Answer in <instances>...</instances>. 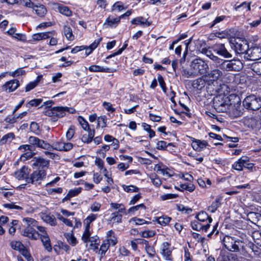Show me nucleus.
I'll return each mask as SVG.
<instances>
[{
    "instance_id": "obj_35",
    "label": "nucleus",
    "mask_w": 261,
    "mask_h": 261,
    "mask_svg": "<svg viewBox=\"0 0 261 261\" xmlns=\"http://www.w3.org/2000/svg\"><path fill=\"white\" fill-rule=\"evenodd\" d=\"M42 78V76L41 75H38L36 80L33 82H30L28 84H27L25 88V91L29 92L36 87L38 85Z\"/></svg>"
},
{
    "instance_id": "obj_2",
    "label": "nucleus",
    "mask_w": 261,
    "mask_h": 261,
    "mask_svg": "<svg viewBox=\"0 0 261 261\" xmlns=\"http://www.w3.org/2000/svg\"><path fill=\"white\" fill-rule=\"evenodd\" d=\"M225 91H227V89H223L222 93H217L219 95L214 98V107L218 112L226 113L229 111L231 102L228 97L225 95Z\"/></svg>"
},
{
    "instance_id": "obj_7",
    "label": "nucleus",
    "mask_w": 261,
    "mask_h": 261,
    "mask_svg": "<svg viewBox=\"0 0 261 261\" xmlns=\"http://www.w3.org/2000/svg\"><path fill=\"white\" fill-rule=\"evenodd\" d=\"M199 66H188L183 69L182 74L187 77H193L200 74H204L206 72V69L204 66H201L202 68H199Z\"/></svg>"
},
{
    "instance_id": "obj_52",
    "label": "nucleus",
    "mask_w": 261,
    "mask_h": 261,
    "mask_svg": "<svg viewBox=\"0 0 261 261\" xmlns=\"http://www.w3.org/2000/svg\"><path fill=\"white\" fill-rule=\"evenodd\" d=\"M150 178L152 184L156 187H159L162 184L161 179L156 174H151Z\"/></svg>"
},
{
    "instance_id": "obj_54",
    "label": "nucleus",
    "mask_w": 261,
    "mask_h": 261,
    "mask_svg": "<svg viewBox=\"0 0 261 261\" xmlns=\"http://www.w3.org/2000/svg\"><path fill=\"white\" fill-rule=\"evenodd\" d=\"M145 250L149 256L153 257L155 254V251L153 246H150L148 242L145 245Z\"/></svg>"
},
{
    "instance_id": "obj_41",
    "label": "nucleus",
    "mask_w": 261,
    "mask_h": 261,
    "mask_svg": "<svg viewBox=\"0 0 261 261\" xmlns=\"http://www.w3.org/2000/svg\"><path fill=\"white\" fill-rule=\"evenodd\" d=\"M33 10L35 11L37 15L40 17H43L46 13L47 10L43 5H34Z\"/></svg>"
},
{
    "instance_id": "obj_9",
    "label": "nucleus",
    "mask_w": 261,
    "mask_h": 261,
    "mask_svg": "<svg viewBox=\"0 0 261 261\" xmlns=\"http://www.w3.org/2000/svg\"><path fill=\"white\" fill-rule=\"evenodd\" d=\"M55 117L61 118L66 116L69 114H74L76 110L72 107H55Z\"/></svg>"
},
{
    "instance_id": "obj_5",
    "label": "nucleus",
    "mask_w": 261,
    "mask_h": 261,
    "mask_svg": "<svg viewBox=\"0 0 261 261\" xmlns=\"http://www.w3.org/2000/svg\"><path fill=\"white\" fill-rule=\"evenodd\" d=\"M243 105L247 109L257 110L261 107V98L254 95H251L244 99Z\"/></svg>"
},
{
    "instance_id": "obj_31",
    "label": "nucleus",
    "mask_w": 261,
    "mask_h": 261,
    "mask_svg": "<svg viewBox=\"0 0 261 261\" xmlns=\"http://www.w3.org/2000/svg\"><path fill=\"white\" fill-rule=\"evenodd\" d=\"M172 218L167 215H163L155 218L156 222L163 226H165L169 223Z\"/></svg>"
},
{
    "instance_id": "obj_19",
    "label": "nucleus",
    "mask_w": 261,
    "mask_h": 261,
    "mask_svg": "<svg viewBox=\"0 0 261 261\" xmlns=\"http://www.w3.org/2000/svg\"><path fill=\"white\" fill-rule=\"evenodd\" d=\"M120 19L119 17H114L113 16H109L106 20L103 25L105 28H116L120 23Z\"/></svg>"
},
{
    "instance_id": "obj_3",
    "label": "nucleus",
    "mask_w": 261,
    "mask_h": 261,
    "mask_svg": "<svg viewBox=\"0 0 261 261\" xmlns=\"http://www.w3.org/2000/svg\"><path fill=\"white\" fill-rule=\"evenodd\" d=\"M225 247L229 251L239 252L244 247V242L233 237L226 236L223 240Z\"/></svg>"
},
{
    "instance_id": "obj_48",
    "label": "nucleus",
    "mask_w": 261,
    "mask_h": 261,
    "mask_svg": "<svg viewBox=\"0 0 261 261\" xmlns=\"http://www.w3.org/2000/svg\"><path fill=\"white\" fill-rule=\"evenodd\" d=\"M34 155V153L32 152V150L29 151L28 152H24L21 155L19 158V160L24 162L27 160L32 158Z\"/></svg>"
},
{
    "instance_id": "obj_15",
    "label": "nucleus",
    "mask_w": 261,
    "mask_h": 261,
    "mask_svg": "<svg viewBox=\"0 0 261 261\" xmlns=\"http://www.w3.org/2000/svg\"><path fill=\"white\" fill-rule=\"evenodd\" d=\"M162 255L166 260L172 261V250L168 242H164L162 245Z\"/></svg>"
},
{
    "instance_id": "obj_45",
    "label": "nucleus",
    "mask_w": 261,
    "mask_h": 261,
    "mask_svg": "<svg viewBox=\"0 0 261 261\" xmlns=\"http://www.w3.org/2000/svg\"><path fill=\"white\" fill-rule=\"evenodd\" d=\"M64 236L67 242L72 246L76 244L77 241L76 238L74 237L72 233H65Z\"/></svg>"
},
{
    "instance_id": "obj_36",
    "label": "nucleus",
    "mask_w": 261,
    "mask_h": 261,
    "mask_svg": "<svg viewBox=\"0 0 261 261\" xmlns=\"http://www.w3.org/2000/svg\"><path fill=\"white\" fill-rule=\"evenodd\" d=\"M122 214L118 213H113L109 221L113 224H119L122 222Z\"/></svg>"
},
{
    "instance_id": "obj_44",
    "label": "nucleus",
    "mask_w": 261,
    "mask_h": 261,
    "mask_svg": "<svg viewBox=\"0 0 261 261\" xmlns=\"http://www.w3.org/2000/svg\"><path fill=\"white\" fill-rule=\"evenodd\" d=\"M252 237L254 242L261 246V231H254L252 234Z\"/></svg>"
},
{
    "instance_id": "obj_8",
    "label": "nucleus",
    "mask_w": 261,
    "mask_h": 261,
    "mask_svg": "<svg viewBox=\"0 0 261 261\" xmlns=\"http://www.w3.org/2000/svg\"><path fill=\"white\" fill-rule=\"evenodd\" d=\"M29 143L33 145H35L38 147L51 150L53 149V147L49 143L44 141L43 140H41L36 137L31 136L29 138Z\"/></svg>"
},
{
    "instance_id": "obj_30",
    "label": "nucleus",
    "mask_w": 261,
    "mask_h": 261,
    "mask_svg": "<svg viewBox=\"0 0 261 261\" xmlns=\"http://www.w3.org/2000/svg\"><path fill=\"white\" fill-rule=\"evenodd\" d=\"M88 69L91 72H110L116 70V69L104 67L103 66H89Z\"/></svg>"
},
{
    "instance_id": "obj_59",
    "label": "nucleus",
    "mask_w": 261,
    "mask_h": 261,
    "mask_svg": "<svg viewBox=\"0 0 261 261\" xmlns=\"http://www.w3.org/2000/svg\"><path fill=\"white\" fill-rule=\"evenodd\" d=\"M23 222L25 223L27 226L32 227L36 226L37 221L34 219L31 218H24L23 219Z\"/></svg>"
},
{
    "instance_id": "obj_58",
    "label": "nucleus",
    "mask_w": 261,
    "mask_h": 261,
    "mask_svg": "<svg viewBox=\"0 0 261 261\" xmlns=\"http://www.w3.org/2000/svg\"><path fill=\"white\" fill-rule=\"evenodd\" d=\"M75 134V127L74 126H70L66 132V136L68 140H70Z\"/></svg>"
},
{
    "instance_id": "obj_57",
    "label": "nucleus",
    "mask_w": 261,
    "mask_h": 261,
    "mask_svg": "<svg viewBox=\"0 0 261 261\" xmlns=\"http://www.w3.org/2000/svg\"><path fill=\"white\" fill-rule=\"evenodd\" d=\"M107 117L105 115L99 117L97 119L98 125L101 126L102 128L107 126Z\"/></svg>"
},
{
    "instance_id": "obj_21",
    "label": "nucleus",
    "mask_w": 261,
    "mask_h": 261,
    "mask_svg": "<svg viewBox=\"0 0 261 261\" xmlns=\"http://www.w3.org/2000/svg\"><path fill=\"white\" fill-rule=\"evenodd\" d=\"M191 145L195 150L200 151L205 148L208 144L205 141L195 139L192 141Z\"/></svg>"
},
{
    "instance_id": "obj_42",
    "label": "nucleus",
    "mask_w": 261,
    "mask_h": 261,
    "mask_svg": "<svg viewBox=\"0 0 261 261\" xmlns=\"http://www.w3.org/2000/svg\"><path fill=\"white\" fill-rule=\"evenodd\" d=\"M88 242H90V247L91 249L95 250L98 249L99 240L97 236H96L91 237L89 240Z\"/></svg>"
},
{
    "instance_id": "obj_17",
    "label": "nucleus",
    "mask_w": 261,
    "mask_h": 261,
    "mask_svg": "<svg viewBox=\"0 0 261 261\" xmlns=\"http://www.w3.org/2000/svg\"><path fill=\"white\" fill-rule=\"evenodd\" d=\"M49 166V161L42 158H35L33 160L32 166L36 168H41V170L44 168H48Z\"/></svg>"
},
{
    "instance_id": "obj_13",
    "label": "nucleus",
    "mask_w": 261,
    "mask_h": 261,
    "mask_svg": "<svg viewBox=\"0 0 261 261\" xmlns=\"http://www.w3.org/2000/svg\"><path fill=\"white\" fill-rule=\"evenodd\" d=\"M247 54L249 56L248 59L252 61L258 60L261 59V48L254 46L249 49Z\"/></svg>"
},
{
    "instance_id": "obj_22",
    "label": "nucleus",
    "mask_w": 261,
    "mask_h": 261,
    "mask_svg": "<svg viewBox=\"0 0 261 261\" xmlns=\"http://www.w3.org/2000/svg\"><path fill=\"white\" fill-rule=\"evenodd\" d=\"M191 225L194 230L197 231L203 230L204 232L207 231L210 226L209 224H202L198 220L191 222Z\"/></svg>"
},
{
    "instance_id": "obj_25",
    "label": "nucleus",
    "mask_w": 261,
    "mask_h": 261,
    "mask_svg": "<svg viewBox=\"0 0 261 261\" xmlns=\"http://www.w3.org/2000/svg\"><path fill=\"white\" fill-rule=\"evenodd\" d=\"M195 217L199 221L201 222H206V224H209L210 225L213 221L212 218L204 211H201L198 213Z\"/></svg>"
},
{
    "instance_id": "obj_53",
    "label": "nucleus",
    "mask_w": 261,
    "mask_h": 261,
    "mask_svg": "<svg viewBox=\"0 0 261 261\" xmlns=\"http://www.w3.org/2000/svg\"><path fill=\"white\" fill-rule=\"evenodd\" d=\"M97 215L96 214H91L88 216L84 221L86 226H90V223L94 221L97 218Z\"/></svg>"
},
{
    "instance_id": "obj_43",
    "label": "nucleus",
    "mask_w": 261,
    "mask_h": 261,
    "mask_svg": "<svg viewBox=\"0 0 261 261\" xmlns=\"http://www.w3.org/2000/svg\"><path fill=\"white\" fill-rule=\"evenodd\" d=\"M90 226H86L84 232L82 235V239L83 242L85 243H87L89 241V240L91 238L90 237L91 234V233L90 231Z\"/></svg>"
},
{
    "instance_id": "obj_29",
    "label": "nucleus",
    "mask_w": 261,
    "mask_h": 261,
    "mask_svg": "<svg viewBox=\"0 0 261 261\" xmlns=\"http://www.w3.org/2000/svg\"><path fill=\"white\" fill-rule=\"evenodd\" d=\"M206 84H207V81L205 77V76L204 75L202 77L199 78L194 81L193 86L195 88H196L198 90H201L205 86Z\"/></svg>"
},
{
    "instance_id": "obj_51",
    "label": "nucleus",
    "mask_w": 261,
    "mask_h": 261,
    "mask_svg": "<svg viewBox=\"0 0 261 261\" xmlns=\"http://www.w3.org/2000/svg\"><path fill=\"white\" fill-rule=\"evenodd\" d=\"M229 252L224 250H221L220 254L218 257V260L219 261H228L229 260Z\"/></svg>"
},
{
    "instance_id": "obj_32",
    "label": "nucleus",
    "mask_w": 261,
    "mask_h": 261,
    "mask_svg": "<svg viewBox=\"0 0 261 261\" xmlns=\"http://www.w3.org/2000/svg\"><path fill=\"white\" fill-rule=\"evenodd\" d=\"M28 174V168L25 166H23L21 169L15 172V177L19 180L23 179Z\"/></svg>"
},
{
    "instance_id": "obj_12",
    "label": "nucleus",
    "mask_w": 261,
    "mask_h": 261,
    "mask_svg": "<svg viewBox=\"0 0 261 261\" xmlns=\"http://www.w3.org/2000/svg\"><path fill=\"white\" fill-rule=\"evenodd\" d=\"M102 40L101 38H99L96 40L89 46H85L83 51L80 53L83 57H86L89 55L98 46L99 43Z\"/></svg>"
},
{
    "instance_id": "obj_39",
    "label": "nucleus",
    "mask_w": 261,
    "mask_h": 261,
    "mask_svg": "<svg viewBox=\"0 0 261 261\" xmlns=\"http://www.w3.org/2000/svg\"><path fill=\"white\" fill-rule=\"evenodd\" d=\"M63 32L67 39L69 41H72L74 39V36L72 33V29L68 25H64L63 28Z\"/></svg>"
},
{
    "instance_id": "obj_26",
    "label": "nucleus",
    "mask_w": 261,
    "mask_h": 261,
    "mask_svg": "<svg viewBox=\"0 0 261 261\" xmlns=\"http://www.w3.org/2000/svg\"><path fill=\"white\" fill-rule=\"evenodd\" d=\"M247 217L253 223L261 226V214L256 212H250L247 215Z\"/></svg>"
},
{
    "instance_id": "obj_46",
    "label": "nucleus",
    "mask_w": 261,
    "mask_h": 261,
    "mask_svg": "<svg viewBox=\"0 0 261 261\" xmlns=\"http://www.w3.org/2000/svg\"><path fill=\"white\" fill-rule=\"evenodd\" d=\"M11 247L14 250L19 251L23 248L24 245L21 242L18 241H13L10 243Z\"/></svg>"
},
{
    "instance_id": "obj_10",
    "label": "nucleus",
    "mask_w": 261,
    "mask_h": 261,
    "mask_svg": "<svg viewBox=\"0 0 261 261\" xmlns=\"http://www.w3.org/2000/svg\"><path fill=\"white\" fill-rule=\"evenodd\" d=\"M212 49L215 53L224 58H227L231 57V55L227 50L223 43H216L212 46Z\"/></svg>"
},
{
    "instance_id": "obj_11",
    "label": "nucleus",
    "mask_w": 261,
    "mask_h": 261,
    "mask_svg": "<svg viewBox=\"0 0 261 261\" xmlns=\"http://www.w3.org/2000/svg\"><path fill=\"white\" fill-rule=\"evenodd\" d=\"M21 234L31 240H37L39 238V232L33 227L27 226L21 231Z\"/></svg>"
},
{
    "instance_id": "obj_55",
    "label": "nucleus",
    "mask_w": 261,
    "mask_h": 261,
    "mask_svg": "<svg viewBox=\"0 0 261 261\" xmlns=\"http://www.w3.org/2000/svg\"><path fill=\"white\" fill-rule=\"evenodd\" d=\"M205 54H206V55L207 56H209L210 58L212 60L216 61L217 63H218L219 64H221V65H222L223 64H224L226 62H228V61H224L222 62L223 60L222 59H220L217 57L213 55H211L210 51L206 50L205 52Z\"/></svg>"
},
{
    "instance_id": "obj_49",
    "label": "nucleus",
    "mask_w": 261,
    "mask_h": 261,
    "mask_svg": "<svg viewBox=\"0 0 261 261\" xmlns=\"http://www.w3.org/2000/svg\"><path fill=\"white\" fill-rule=\"evenodd\" d=\"M123 190L127 193L137 192L139 191V189L134 185L126 186L122 185Z\"/></svg>"
},
{
    "instance_id": "obj_23",
    "label": "nucleus",
    "mask_w": 261,
    "mask_h": 261,
    "mask_svg": "<svg viewBox=\"0 0 261 261\" xmlns=\"http://www.w3.org/2000/svg\"><path fill=\"white\" fill-rule=\"evenodd\" d=\"M153 169L156 172L161 173L163 175H166L168 177H170L172 175L168 171L169 170V169L162 163L156 164L154 166Z\"/></svg>"
},
{
    "instance_id": "obj_33",
    "label": "nucleus",
    "mask_w": 261,
    "mask_h": 261,
    "mask_svg": "<svg viewBox=\"0 0 261 261\" xmlns=\"http://www.w3.org/2000/svg\"><path fill=\"white\" fill-rule=\"evenodd\" d=\"M222 197H219L217 198L214 201L212 202L211 205L208 207L207 210L211 213H215L218 208L221 205V201Z\"/></svg>"
},
{
    "instance_id": "obj_28",
    "label": "nucleus",
    "mask_w": 261,
    "mask_h": 261,
    "mask_svg": "<svg viewBox=\"0 0 261 261\" xmlns=\"http://www.w3.org/2000/svg\"><path fill=\"white\" fill-rule=\"evenodd\" d=\"M131 23L136 25H143L148 27L151 25V22L142 16L137 17L131 20Z\"/></svg>"
},
{
    "instance_id": "obj_40",
    "label": "nucleus",
    "mask_w": 261,
    "mask_h": 261,
    "mask_svg": "<svg viewBox=\"0 0 261 261\" xmlns=\"http://www.w3.org/2000/svg\"><path fill=\"white\" fill-rule=\"evenodd\" d=\"M58 10L61 14L67 17L71 16L72 14V12L71 10L66 6L59 5Z\"/></svg>"
},
{
    "instance_id": "obj_64",
    "label": "nucleus",
    "mask_w": 261,
    "mask_h": 261,
    "mask_svg": "<svg viewBox=\"0 0 261 261\" xmlns=\"http://www.w3.org/2000/svg\"><path fill=\"white\" fill-rule=\"evenodd\" d=\"M31 130L36 134L40 133L39 127L38 124L36 122H32L30 125Z\"/></svg>"
},
{
    "instance_id": "obj_14",
    "label": "nucleus",
    "mask_w": 261,
    "mask_h": 261,
    "mask_svg": "<svg viewBox=\"0 0 261 261\" xmlns=\"http://www.w3.org/2000/svg\"><path fill=\"white\" fill-rule=\"evenodd\" d=\"M19 86V81L15 79L6 82L2 86V89L6 92L10 93L15 91Z\"/></svg>"
},
{
    "instance_id": "obj_27",
    "label": "nucleus",
    "mask_w": 261,
    "mask_h": 261,
    "mask_svg": "<svg viewBox=\"0 0 261 261\" xmlns=\"http://www.w3.org/2000/svg\"><path fill=\"white\" fill-rule=\"evenodd\" d=\"M233 117H237L241 115L242 112L240 110V106H236L231 103L229 108V111L227 112Z\"/></svg>"
},
{
    "instance_id": "obj_16",
    "label": "nucleus",
    "mask_w": 261,
    "mask_h": 261,
    "mask_svg": "<svg viewBox=\"0 0 261 261\" xmlns=\"http://www.w3.org/2000/svg\"><path fill=\"white\" fill-rule=\"evenodd\" d=\"M55 34L56 32L55 31L39 33L33 34L32 36V38L33 41H38L48 39L51 37V36H55Z\"/></svg>"
},
{
    "instance_id": "obj_20",
    "label": "nucleus",
    "mask_w": 261,
    "mask_h": 261,
    "mask_svg": "<svg viewBox=\"0 0 261 261\" xmlns=\"http://www.w3.org/2000/svg\"><path fill=\"white\" fill-rule=\"evenodd\" d=\"M249 161V157L247 156H243L232 165V167L234 170L242 171L243 167L245 166V164Z\"/></svg>"
},
{
    "instance_id": "obj_24",
    "label": "nucleus",
    "mask_w": 261,
    "mask_h": 261,
    "mask_svg": "<svg viewBox=\"0 0 261 261\" xmlns=\"http://www.w3.org/2000/svg\"><path fill=\"white\" fill-rule=\"evenodd\" d=\"M55 149L60 151H68L71 150L73 147V145L71 143H65L60 142L56 143L55 144Z\"/></svg>"
},
{
    "instance_id": "obj_18",
    "label": "nucleus",
    "mask_w": 261,
    "mask_h": 261,
    "mask_svg": "<svg viewBox=\"0 0 261 261\" xmlns=\"http://www.w3.org/2000/svg\"><path fill=\"white\" fill-rule=\"evenodd\" d=\"M41 219L46 223L51 226H55L57 225V220L55 217L46 213L42 212L40 214Z\"/></svg>"
},
{
    "instance_id": "obj_61",
    "label": "nucleus",
    "mask_w": 261,
    "mask_h": 261,
    "mask_svg": "<svg viewBox=\"0 0 261 261\" xmlns=\"http://www.w3.org/2000/svg\"><path fill=\"white\" fill-rule=\"evenodd\" d=\"M102 106L107 111L111 113L115 112L116 110L115 108H113L112 105L109 102L104 101Z\"/></svg>"
},
{
    "instance_id": "obj_6",
    "label": "nucleus",
    "mask_w": 261,
    "mask_h": 261,
    "mask_svg": "<svg viewBox=\"0 0 261 261\" xmlns=\"http://www.w3.org/2000/svg\"><path fill=\"white\" fill-rule=\"evenodd\" d=\"M46 173L45 169L38 170L34 171L30 176L26 179L28 183H31L33 185L37 186L41 184V181L45 178Z\"/></svg>"
},
{
    "instance_id": "obj_1",
    "label": "nucleus",
    "mask_w": 261,
    "mask_h": 261,
    "mask_svg": "<svg viewBox=\"0 0 261 261\" xmlns=\"http://www.w3.org/2000/svg\"><path fill=\"white\" fill-rule=\"evenodd\" d=\"M222 72L217 69L213 70L207 74L204 75L207 81V91L212 95H215L217 93H223V89H227V86L222 83L220 80Z\"/></svg>"
},
{
    "instance_id": "obj_34",
    "label": "nucleus",
    "mask_w": 261,
    "mask_h": 261,
    "mask_svg": "<svg viewBox=\"0 0 261 261\" xmlns=\"http://www.w3.org/2000/svg\"><path fill=\"white\" fill-rule=\"evenodd\" d=\"M110 206L114 210H118L117 211H116L114 213L126 214L125 207L122 203H111Z\"/></svg>"
},
{
    "instance_id": "obj_47",
    "label": "nucleus",
    "mask_w": 261,
    "mask_h": 261,
    "mask_svg": "<svg viewBox=\"0 0 261 261\" xmlns=\"http://www.w3.org/2000/svg\"><path fill=\"white\" fill-rule=\"evenodd\" d=\"M109 246L110 245L109 244V242L105 240L101 245L100 249L99 250V253L101 254V256L105 254L106 252L109 249Z\"/></svg>"
},
{
    "instance_id": "obj_60",
    "label": "nucleus",
    "mask_w": 261,
    "mask_h": 261,
    "mask_svg": "<svg viewBox=\"0 0 261 261\" xmlns=\"http://www.w3.org/2000/svg\"><path fill=\"white\" fill-rule=\"evenodd\" d=\"M42 99H34L30 100L26 104L27 107L30 108L31 107H36L40 105L42 102Z\"/></svg>"
},
{
    "instance_id": "obj_4",
    "label": "nucleus",
    "mask_w": 261,
    "mask_h": 261,
    "mask_svg": "<svg viewBox=\"0 0 261 261\" xmlns=\"http://www.w3.org/2000/svg\"><path fill=\"white\" fill-rule=\"evenodd\" d=\"M231 48H233L237 54H247L249 49V46L245 40L241 38L233 39L230 41Z\"/></svg>"
},
{
    "instance_id": "obj_50",
    "label": "nucleus",
    "mask_w": 261,
    "mask_h": 261,
    "mask_svg": "<svg viewBox=\"0 0 261 261\" xmlns=\"http://www.w3.org/2000/svg\"><path fill=\"white\" fill-rule=\"evenodd\" d=\"M242 8L244 10V12H247L250 10V3H247L246 2H243L240 5L236 6L234 9L236 11H239L240 8Z\"/></svg>"
},
{
    "instance_id": "obj_62",
    "label": "nucleus",
    "mask_w": 261,
    "mask_h": 261,
    "mask_svg": "<svg viewBox=\"0 0 261 261\" xmlns=\"http://www.w3.org/2000/svg\"><path fill=\"white\" fill-rule=\"evenodd\" d=\"M145 208L146 207L144 204H140L130 207L128 210V213H134L136 211H138L140 208L145 209Z\"/></svg>"
},
{
    "instance_id": "obj_38",
    "label": "nucleus",
    "mask_w": 261,
    "mask_h": 261,
    "mask_svg": "<svg viewBox=\"0 0 261 261\" xmlns=\"http://www.w3.org/2000/svg\"><path fill=\"white\" fill-rule=\"evenodd\" d=\"M15 138V135L13 133H9L4 135L0 140V145L10 143Z\"/></svg>"
},
{
    "instance_id": "obj_37",
    "label": "nucleus",
    "mask_w": 261,
    "mask_h": 261,
    "mask_svg": "<svg viewBox=\"0 0 261 261\" xmlns=\"http://www.w3.org/2000/svg\"><path fill=\"white\" fill-rule=\"evenodd\" d=\"M40 239L46 250H47L48 252H51L52 250V247L50 245V239L48 235H43L42 237H40Z\"/></svg>"
},
{
    "instance_id": "obj_56",
    "label": "nucleus",
    "mask_w": 261,
    "mask_h": 261,
    "mask_svg": "<svg viewBox=\"0 0 261 261\" xmlns=\"http://www.w3.org/2000/svg\"><path fill=\"white\" fill-rule=\"evenodd\" d=\"M82 189V188L78 187L69 190L68 193V196L71 198L76 196L81 192Z\"/></svg>"
},
{
    "instance_id": "obj_63",
    "label": "nucleus",
    "mask_w": 261,
    "mask_h": 261,
    "mask_svg": "<svg viewBox=\"0 0 261 261\" xmlns=\"http://www.w3.org/2000/svg\"><path fill=\"white\" fill-rule=\"evenodd\" d=\"M25 73V71L21 68H19L15 70L14 71L12 72H9V75H11L13 77L18 76L20 75L24 74Z\"/></svg>"
}]
</instances>
